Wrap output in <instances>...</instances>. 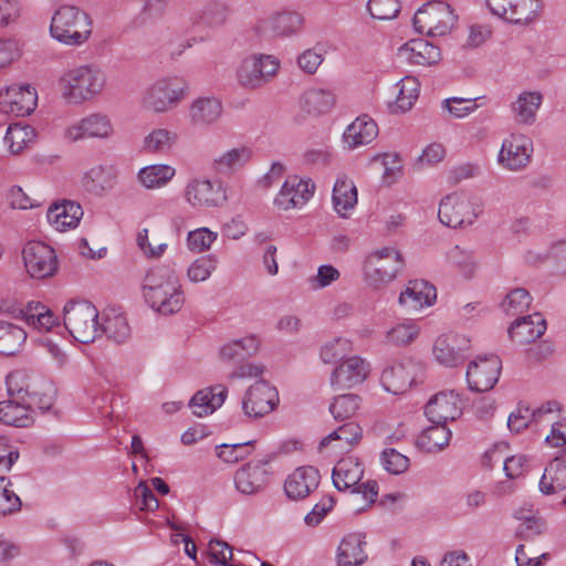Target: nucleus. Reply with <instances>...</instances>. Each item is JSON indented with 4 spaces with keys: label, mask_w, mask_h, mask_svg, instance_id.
Segmentation results:
<instances>
[{
    "label": "nucleus",
    "mask_w": 566,
    "mask_h": 566,
    "mask_svg": "<svg viewBox=\"0 0 566 566\" xmlns=\"http://www.w3.org/2000/svg\"><path fill=\"white\" fill-rule=\"evenodd\" d=\"M274 458L276 455H270L264 461L248 463L240 468L234 474L237 490L248 495L261 491L270 482L271 472L266 469V465Z\"/></svg>",
    "instance_id": "a878e982"
},
{
    "label": "nucleus",
    "mask_w": 566,
    "mask_h": 566,
    "mask_svg": "<svg viewBox=\"0 0 566 566\" xmlns=\"http://www.w3.org/2000/svg\"><path fill=\"white\" fill-rule=\"evenodd\" d=\"M228 396V388L218 384L199 390L189 401V407L197 417H206L220 408Z\"/></svg>",
    "instance_id": "e433bc0d"
},
{
    "label": "nucleus",
    "mask_w": 566,
    "mask_h": 566,
    "mask_svg": "<svg viewBox=\"0 0 566 566\" xmlns=\"http://www.w3.org/2000/svg\"><path fill=\"white\" fill-rule=\"evenodd\" d=\"M363 476V463L354 457L340 459L332 473L333 483L337 490L360 494L365 506H370L377 499L378 484L374 480L360 483Z\"/></svg>",
    "instance_id": "1a4fd4ad"
},
{
    "label": "nucleus",
    "mask_w": 566,
    "mask_h": 566,
    "mask_svg": "<svg viewBox=\"0 0 566 566\" xmlns=\"http://www.w3.org/2000/svg\"><path fill=\"white\" fill-rule=\"evenodd\" d=\"M27 339V333L19 326L0 321V354H17Z\"/></svg>",
    "instance_id": "8fccbe9b"
},
{
    "label": "nucleus",
    "mask_w": 566,
    "mask_h": 566,
    "mask_svg": "<svg viewBox=\"0 0 566 566\" xmlns=\"http://www.w3.org/2000/svg\"><path fill=\"white\" fill-rule=\"evenodd\" d=\"M544 96L537 90L521 91L510 104V112L517 125L532 126L537 119Z\"/></svg>",
    "instance_id": "cd10ccee"
},
{
    "label": "nucleus",
    "mask_w": 566,
    "mask_h": 566,
    "mask_svg": "<svg viewBox=\"0 0 566 566\" xmlns=\"http://www.w3.org/2000/svg\"><path fill=\"white\" fill-rule=\"evenodd\" d=\"M217 238V232L208 228H199L188 233L187 245L191 251L200 253L210 249Z\"/></svg>",
    "instance_id": "774afa93"
},
{
    "label": "nucleus",
    "mask_w": 566,
    "mask_h": 566,
    "mask_svg": "<svg viewBox=\"0 0 566 566\" xmlns=\"http://www.w3.org/2000/svg\"><path fill=\"white\" fill-rule=\"evenodd\" d=\"M116 181V172L113 166L97 165L88 169L83 177V187L86 191L102 196L109 191Z\"/></svg>",
    "instance_id": "a19ab883"
},
{
    "label": "nucleus",
    "mask_w": 566,
    "mask_h": 566,
    "mask_svg": "<svg viewBox=\"0 0 566 566\" xmlns=\"http://www.w3.org/2000/svg\"><path fill=\"white\" fill-rule=\"evenodd\" d=\"M420 92V83L413 76H405L392 86L395 99L390 109L395 114L407 113L416 104Z\"/></svg>",
    "instance_id": "58836bf2"
},
{
    "label": "nucleus",
    "mask_w": 566,
    "mask_h": 566,
    "mask_svg": "<svg viewBox=\"0 0 566 566\" xmlns=\"http://www.w3.org/2000/svg\"><path fill=\"white\" fill-rule=\"evenodd\" d=\"M319 474L313 467H301L285 480V495L293 500L304 499L318 485Z\"/></svg>",
    "instance_id": "f704fd0d"
},
{
    "label": "nucleus",
    "mask_w": 566,
    "mask_h": 566,
    "mask_svg": "<svg viewBox=\"0 0 566 566\" xmlns=\"http://www.w3.org/2000/svg\"><path fill=\"white\" fill-rule=\"evenodd\" d=\"M101 329L103 331V335H107L116 343L125 342L130 334L127 319L124 315L120 314L107 316L104 323L101 324Z\"/></svg>",
    "instance_id": "bf43d9fd"
},
{
    "label": "nucleus",
    "mask_w": 566,
    "mask_h": 566,
    "mask_svg": "<svg viewBox=\"0 0 566 566\" xmlns=\"http://www.w3.org/2000/svg\"><path fill=\"white\" fill-rule=\"evenodd\" d=\"M462 399L454 390L433 395L424 407V415L431 423L447 424L462 415Z\"/></svg>",
    "instance_id": "6ab92c4d"
},
{
    "label": "nucleus",
    "mask_w": 566,
    "mask_h": 566,
    "mask_svg": "<svg viewBox=\"0 0 566 566\" xmlns=\"http://www.w3.org/2000/svg\"><path fill=\"white\" fill-rule=\"evenodd\" d=\"M361 434V428L357 423L348 422L324 437L319 441L318 448L321 451L328 450L329 448L333 451H344L356 444L360 440Z\"/></svg>",
    "instance_id": "ea45409f"
},
{
    "label": "nucleus",
    "mask_w": 566,
    "mask_h": 566,
    "mask_svg": "<svg viewBox=\"0 0 566 566\" xmlns=\"http://www.w3.org/2000/svg\"><path fill=\"white\" fill-rule=\"evenodd\" d=\"M451 430L443 423H432L424 428L416 439V446L428 453H436L449 446Z\"/></svg>",
    "instance_id": "79ce46f5"
},
{
    "label": "nucleus",
    "mask_w": 566,
    "mask_h": 566,
    "mask_svg": "<svg viewBox=\"0 0 566 566\" xmlns=\"http://www.w3.org/2000/svg\"><path fill=\"white\" fill-rule=\"evenodd\" d=\"M421 334L422 325L419 319L398 318L382 332V344L390 348H407L415 344Z\"/></svg>",
    "instance_id": "4be33fe9"
},
{
    "label": "nucleus",
    "mask_w": 566,
    "mask_h": 566,
    "mask_svg": "<svg viewBox=\"0 0 566 566\" xmlns=\"http://www.w3.org/2000/svg\"><path fill=\"white\" fill-rule=\"evenodd\" d=\"M369 163H379L382 167L381 184L391 187L397 184L405 174L402 156L398 151H381L373 155Z\"/></svg>",
    "instance_id": "37998d69"
},
{
    "label": "nucleus",
    "mask_w": 566,
    "mask_h": 566,
    "mask_svg": "<svg viewBox=\"0 0 566 566\" xmlns=\"http://www.w3.org/2000/svg\"><path fill=\"white\" fill-rule=\"evenodd\" d=\"M325 60V51L322 45L316 44L313 48L304 50L296 59L297 66L308 75L317 72Z\"/></svg>",
    "instance_id": "680f3d73"
},
{
    "label": "nucleus",
    "mask_w": 566,
    "mask_h": 566,
    "mask_svg": "<svg viewBox=\"0 0 566 566\" xmlns=\"http://www.w3.org/2000/svg\"><path fill=\"white\" fill-rule=\"evenodd\" d=\"M178 140L176 132L168 128H155L143 140V147L151 154H169Z\"/></svg>",
    "instance_id": "09e8293b"
},
{
    "label": "nucleus",
    "mask_w": 566,
    "mask_h": 566,
    "mask_svg": "<svg viewBox=\"0 0 566 566\" xmlns=\"http://www.w3.org/2000/svg\"><path fill=\"white\" fill-rule=\"evenodd\" d=\"M367 10L371 18L377 20H391L400 11L399 0H368Z\"/></svg>",
    "instance_id": "69168bd1"
},
{
    "label": "nucleus",
    "mask_w": 566,
    "mask_h": 566,
    "mask_svg": "<svg viewBox=\"0 0 566 566\" xmlns=\"http://www.w3.org/2000/svg\"><path fill=\"white\" fill-rule=\"evenodd\" d=\"M50 33L62 44L80 46L92 35V21L80 8L61 6L52 17Z\"/></svg>",
    "instance_id": "423d86ee"
},
{
    "label": "nucleus",
    "mask_w": 566,
    "mask_h": 566,
    "mask_svg": "<svg viewBox=\"0 0 566 566\" xmlns=\"http://www.w3.org/2000/svg\"><path fill=\"white\" fill-rule=\"evenodd\" d=\"M470 348L471 339L467 334L450 331L433 339L431 355L439 366L455 368L463 364Z\"/></svg>",
    "instance_id": "f8f14e48"
},
{
    "label": "nucleus",
    "mask_w": 566,
    "mask_h": 566,
    "mask_svg": "<svg viewBox=\"0 0 566 566\" xmlns=\"http://www.w3.org/2000/svg\"><path fill=\"white\" fill-rule=\"evenodd\" d=\"M300 109L308 116H324L333 111L336 97L332 90L323 86H308L298 97Z\"/></svg>",
    "instance_id": "c85d7f7f"
},
{
    "label": "nucleus",
    "mask_w": 566,
    "mask_h": 566,
    "mask_svg": "<svg viewBox=\"0 0 566 566\" xmlns=\"http://www.w3.org/2000/svg\"><path fill=\"white\" fill-rule=\"evenodd\" d=\"M358 205V189L355 181L345 172L336 176L332 190V207L342 219L353 216Z\"/></svg>",
    "instance_id": "b1692460"
},
{
    "label": "nucleus",
    "mask_w": 566,
    "mask_h": 566,
    "mask_svg": "<svg viewBox=\"0 0 566 566\" xmlns=\"http://www.w3.org/2000/svg\"><path fill=\"white\" fill-rule=\"evenodd\" d=\"M437 301L436 287L423 280L409 281L398 296V304L407 312H420Z\"/></svg>",
    "instance_id": "5701e85b"
},
{
    "label": "nucleus",
    "mask_w": 566,
    "mask_h": 566,
    "mask_svg": "<svg viewBox=\"0 0 566 566\" xmlns=\"http://www.w3.org/2000/svg\"><path fill=\"white\" fill-rule=\"evenodd\" d=\"M217 263L218 260L214 255L201 256L189 265L187 276L191 282H203L216 270Z\"/></svg>",
    "instance_id": "0e129e2a"
},
{
    "label": "nucleus",
    "mask_w": 566,
    "mask_h": 566,
    "mask_svg": "<svg viewBox=\"0 0 566 566\" xmlns=\"http://www.w3.org/2000/svg\"><path fill=\"white\" fill-rule=\"evenodd\" d=\"M446 265L464 280H472L479 269L478 256L473 249L455 244L443 255Z\"/></svg>",
    "instance_id": "7c9ffc66"
},
{
    "label": "nucleus",
    "mask_w": 566,
    "mask_h": 566,
    "mask_svg": "<svg viewBox=\"0 0 566 566\" xmlns=\"http://www.w3.org/2000/svg\"><path fill=\"white\" fill-rule=\"evenodd\" d=\"M21 505L20 497L11 490V481L0 476V517L19 512Z\"/></svg>",
    "instance_id": "052dcab7"
},
{
    "label": "nucleus",
    "mask_w": 566,
    "mask_h": 566,
    "mask_svg": "<svg viewBox=\"0 0 566 566\" xmlns=\"http://www.w3.org/2000/svg\"><path fill=\"white\" fill-rule=\"evenodd\" d=\"M532 303L530 293L522 287L510 291L501 303L507 315H517L526 311Z\"/></svg>",
    "instance_id": "13d9d810"
},
{
    "label": "nucleus",
    "mask_w": 566,
    "mask_h": 566,
    "mask_svg": "<svg viewBox=\"0 0 566 566\" xmlns=\"http://www.w3.org/2000/svg\"><path fill=\"white\" fill-rule=\"evenodd\" d=\"M533 153L532 138L526 134L514 132L503 138L496 163L506 171L520 172L531 164Z\"/></svg>",
    "instance_id": "9b49d317"
},
{
    "label": "nucleus",
    "mask_w": 566,
    "mask_h": 566,
    "mask_svg": "<svg viewBox=\"0 0 566 566\" xmlns=\"http://www.w3.org/2000/svg\"><path fill=\"white\" fill-rule=\"evenodd\" d=\"M360 408V398L354 394H344L333 399L329 411L335 420H346L354 417Z\"/></svg>",
    "instance_id": "864d4df0"
},
{
    "label": "nucleus",
    "mask_w": 566,
    "mask_h": 566,
    "mask_svg": "<svg viewBox=\"0 0 566 566\" xmlns=\"http://www.w3.org/2000/svg\"><path fill=\"white\" fill-rule=\"evenodd\" d=\"M367 541L363 532L342 536L335 551L336 566H363L368 560Z\"/></svg>",
    "instance_id": "393cba45"
},
{
    "label": "nucleus",
    "mask_w": 566,
    "mask_h": 566,
    "mask_svg": "<svg viewBox=\"0 0 566 566\" xmlns=\"http://www.w3.org/2000/svg\"><path fill=\"white\" fill-rule=\"evenodd\" d=\"M189 85L178 76H163L144 88L139 107L145 113L160 115L175 109L188 95Z\"/></svg>",
    "instance_id": "7ed1b4c3"
},
{
    "label": "nucleus",
    "mask_w": 566,
    "mask_h": 566,
    "mask_svg": "<svg viewBox=\"0 0 566 566\" xmlns=\"http://www.w3.org/2000/svg\"><path fill=\"white\" fill-rule=\"evenodd\" d=\"M353 350V343L347 337H334L324 343L319 356L325 364H334Z\"/></svg>",
    "instance_id": "4d7b16f0"
},
{
    "label": "nucleus",
    "mask_w": 566,
    "mask_h": 566,
    "mask_svg": "<svg viewBox=\"0 0 566 566\" xmlns=\"http://www.w3.org/2000/svg\"><path fill=\"white\" fill-rule=\"evenodd\" d=\"M64 326L72 337L82 343L90 344L103 335L98 322V311L88 301L70 300L63 307Z\"/></svg>",
    "instance_id": "0eeeda50"
},
{
    "label": "nucleus",
    "mask_w": 566,
    "mask_h": 566,
    "mask_svg": "<svg viewBox=\"0 0 566 566\" xmlns=\"http://www.w3.org/2000/svg\"><path fill=\"white\" fill-rule=\"evenodd\" d=\"M370 373V364L354 355L343 359L332 371L331 385L336 389H349L363 384Z\"/></svg>",
    "instance_id": "412c9836"
},
{
    "label": "nucleus",
    "mask_w": 566,
    "mask_h": 566,
    "mask_svg": "<svg viewBox=\"0 0 566 566\" xmlns=\"http://www.w3.org/2000/svg\"><path fill=\"white\" fill-rule=\"evenodd\" d=\"M484 96H478L473 98H464V97H447L441 101L440 108L443 117L462 119L473 114L483 103H478L484 101Z\"/></svg>",
    "instance_id": "49530a36"
},
{
    "label": "nucleus",
    "mask_w": 566,
    "mask_h": 566,
    "mask_svg": "<svg viewBox=\"0 0 566 566\" xmlns=\"http://www.w3.org/2000/svg\"><path fill=\"white\" fill-rule=\"evenodd\" d=\"M258 340L253 336H247L234 339L220 348V357L222 360L231 361L244 355H252L258 349Z\"/></svg>",
    "instance_id": "3c124183"
},
{
    "label": "nucleus",
    "mask_w": 566,
    "mask_h": 566,
    "mask_svg": "<svg viewBox=\"0 0 566 566\" xmlns=\"http://www.w3.org/2000/svg\"><path fill=\"white\" fill-rule=\"evenodd\" d=\"M458 15L450 4L429 2L413 15L415 30L431 38L447 36L453 30Z\"/></svg>",
    "instance_id": "9d476101"
},
{
    "label": "nucleus",
    "mask_w": 566,
    "mask_h": 566,
    "mask_svg": "<svg viewBox=\"0 0 566 566\" xmlns=\"http://www.w3.org/2000/svg\"><path fill=\"white\" fill-rule=\"evenodd\" d=\"M146 303L161 315H172L181 310L185 295L176 272L166 266L150 270L143 283Z\"/></svg>",
    "instance_id": "f03ea898"
},
{
    "label": "nucleus",
    "mask_w": 566,
    "mask_h": 566,
    "mask_svg": "<svg viewBox=\"0 0 566 566\" xmlns=\"http://www.w3.org/2000/svg\"><path fill=\"white\" fill-rule=\"evenodd\" d=\"M241 403L248 418H262L279 406V390L265 380H256L244 391Z\"/></svg>",
    "instance_id": "2eb2a0df"
},
{
    "label": "nucleus",
    "mask_w": 566,
    "mask_h": 566,
    "mask_svg": "<svg viewBox=\"0 0 566 566\" xmlns=\"http://www.w3.org/2000/svg\"><path fill=\"white\" fill-rule=\"evenodd\" d=\"M222 114V104L216 97L200 96L189 105L188 116L191 125L207 127L216 123Z\"/></svg>",
    "instance_id": "c9c22d12"
},
{
    "label": "nucleus",
    "mask_w": 566,
    "mask_h": 566,
    "mask_svg": "<svg viewBox=\"0 0 566 566\" xmlns=\"http://www.w3.org/2000/svg\"><path fill=\"white\" fill-rule=\"evenodd\" d=\"M36 102V91L29 84H13L0 88V107L4 113L15 116L29 115L34 111Z\"/></svg>",
    "instance_id": "aec40b11"
},
{
    "label": "nucleus",
    "mask_w": 566,
    "mask_h": 566,
    "mask_svg": "<svg viewBox=\"0 0 566 566\" xmlns=\"http://www.w3.org/2000/svg\"><path fill=\"white\" fill-rule=\"evenodd\" d=\"M176 175L172 166L158 164L144 167L138 172V181L147 189L166 186Z\"/></svg>",
    "instance_id": "de8ad7c7"
},
{
    "label": "nucleus",
    "mask_w": 566,
    "mask_h": 566,
    "mask_svg": "<svg viewBox=\"0 0 566 566\" xmlns=\"http://www.w3.org/2000/svg\"><path fill=\"white\" fill-rule=\"evenodd\" d=\"M316 186L305 176L291 175L285 179V210L303 209L314 197Z\"/></svg>",
    "instance_id": "473e14b6"
},
{
    "label": "nucleus",
    "mask_w": 566,
    "mask_h": 566,
    "mask_svg": "<svg viewBox=\"0 0 566 566\" xmlns=\"http://www.w3.org/2000/svg\"><path fill=\"white\" fill-rule=\"evenodd\" d=\"M502 361L496 355H479L467 366L465 379L471 391L491 390L499 381Z\"/></svg>",
    "instance_id": "dca6fc26"
},
{
    "label": "nucleus",
    "mask_w": 566,
    "mask_h": 566,
    "mask_svg": "<svg viewBox=\"0 0 566 566\" xmlns=\"http://www.w3.org/2000/svg\"><path fill=\"white\" fill-rule=\"evenodd\" d=\"M485 6L491 14L520 25L535 21L542 10L541 0H485Z\"/></svg>",
    "instance_id": "4468645a"
},
{
    "label": "nucleus",
    "mask_w": 566,
    "mask_h": 566,
    "mask_svg": "<svg viewBox=\"0 0 566 566\" xmlns=\"http://www.w3.org/2000/svg\"><path fill=\"white\" fill-rule=\"evenodd\" d=\"M538 490L549 496L566 490V448L544 468Z\"/></svg>",
    "instance_id": "2f4dec72"
},
{
    "label": "nucleus",
    "mask_w": 566,
    "mask_h": 566,
    "mask_svg": "<svg viewBox=\"0 0 566 566\" xmlns=\"http://www.w3.org/2000/svg\"><path fill=\"white\" fill-rule=\"evenodd\" d=\"M377 136V123L369 115H360L356 117L344 130V148L347 150H354L370 144Z\"/></svg>",
    "instance_id": "c756f323"
},
{
    "label": "nucleus",
    "mask_w": 566,
    "mask_h": 566,
    "mask_svg": "<svg viewBox=\"0 0 566 566\" xmlns=\"http://www.w3.org/2000/svg\"><path fill=\"white\" fill-rule=\"evenodd\" d=\"M0 422L13 427H28L32 419L29 415L27 400H14V398L0 402Z\"/></svg>",
    "instance_id": "a18cd8bd"
},
{
    "label": "nucleus",
    "mask_w": 566,
    "mask_h": 566,
    "mask_svg": "<svg viewBox=\"0 0 566 566\" xmlns=\"http://www.w3.org/2000/svg\"><path fill=\"white\" fill-rule=\"evenodd\" d=\"M515 517L520 521L515 533L522 539H533L546 531V522L542 517L522 512H516Z\"/></svg>",
    "instance_id": "6e6d98bb"
},
{
    "label": "nucleus",
    "mask_w": 566,
    "mask_h": 566,
    "mask_svg": "<svg viewBox=\"0 0 566 566\" xmlns=\"http://www.w3.org/2000/svg\"><path fill=\"white\" fill-rule=\"evenodd\" d=\"M405 259L394 245L380 247L371 250L363 261V275L365 282L379 289L394 282L402 272Z\"/></svg>",
    "instance_id": "39448f33"
},
{
    "label": "nucleus",
    "mask_w": 566,
    "mask_h": 566,
    "mask_svg": "<svg viewBox=\"0 0 566 566\" xmlns=\"http://www.w3.org/2000/svg\"><path fill=\"white\" fill-rule=\"evenodd\" d=\"M251 443L221 444L216 448L217 457L226 463H237L251 453Z\"/></svg>",
    "instance_id": "338daca9"
},
{
    "label": "nucleus",
    "mask_w": 566,
    "mask_h": 566,
    "mask_svg": "<svg viewBox=\"0 0 566 566\" xmlns=\"http://www.w3.org/2000/svg\"><path fill=\"white\" fill-rule=\"evenodd\" d=\"M546 328L543 315L534 313L515 319L509 328V336L516 344H527L539 338Z\"/></svg>",
    "instance_id": "72a5a7b5"
},
{
    "label": "nucleus",
    "mask_w": 566,
    "mask_h": 566,
    "mask_svg": "<svg viewBox=\"0 0 566 566\" xmlns=\"http://www.w3.org/2000/svg\"><path fill=\"white\" fill-rule=\"evenodd\" d=\"M397 56L411 65L431 66L441 61V50L424 39H412L398 48Z\"/></svg>",
    "instance_id": "bb28decb"
},
{
    "label": "nucleus",
    "mask_w": 566,
    "mask_h": 566,
    "mask_svg": "<svg viewBox=\"0 0 566 566\" xmlns=\"http://www.w3.org/2000/svg\"><path fill=\"white\" fill-rule=\"evenodd\" d=\"M252 154V149L248 146L232 148L213 158L212 169L218 174H231L247 165Z\"/></svg>",
    "instance_id": "c03bdc74"
},
{
    "label": "nucleus",
    "mask_w": 566,
    "mask_h": 566,
    "mask_svg": "<svg viewBox=\"0 0 566 566\" xmlns=\"http://www.w3.org/2000/svg\"><path fill=\"white\" fill-rule=\"evenodd\" d=\"M185 201L197 210L222 206L227 200L222 185L206 178H192L184 190Z\"/></svg>",
    "instance_id": "f3484780"
},
{
    "label": "nucleus",
    "mask_w": 566,
    "mask_h": 566,
    "mask_svg": "<svg viewBox=\"0 0 566 566\" xmlns=\"http://www.w3.org/2000/svg\"><path fill=\"white\" fill-rule=\"evenodd\" d=\"M24 266L28 273L35 279H44L56 270V255L54 250L40 241H30L22 251Z\"/></svg>",
    "instance_id": "a211bd4d"
},
{
    "label": "nucleus",
    "mask_w": 566,
    "mask_h": 566,
    "mask_svg": "<svg viewBox=\"0 0 566 566\" xmlns=\"http://www.w3.org/2000/svg\"><path fill=\"white\" fill-rule=\"evenodd\" d=\"M281 69L279 57L252 53L243 57L235 69V81L245 91H256L268 85Z\"/></svg>",
    "instance_id": "6e6552de"
},
{
    "label": "nucleus",
    "mask_w": 566,
    "mask_h": 566,
    "mask_svg": "<svg viewBox=\"0 0 566 566\" xmlns=\"http://www.w3.org/2000/svg\"><path fill=\"white\" fill-rule=\"evenodd\" d=\"M34 137V130L28 125L13 124L7 129L4 143L12 154H19Z\"/></svg>",
    "instance_id": "603ef678"
},
{
    "label": "nucleus",
    "mask_w": 566,
    "mask_h": 566,
    "mask_svg": "<svg viewBox=\"0 0 566 566\" xmlns=\"http://www.w3.org/2000/svg\"><path fill=\"white\" fill-rule=\"evenodd\" d=\"M563 411V406L557 400H548L541 403L537 407H531V413L534 426H542L546 423H553L557 418H559Z\"/></svg>",
    "instance_id": "e2e57ef3"
},
{
    "label": "nucleus",
    "mask_w": 566,
    "mask_h": 566,
    "mask_svg": "<svg viewBox=\"0 0 566 566\" xmlns=\"http://www.w3.org/2000/svg\"><path fill=\"white\" fill-rule=\"evenodd\" d=\"M483 213L480 198L464 191H452L440 199L439 221L451 229L471 228Z\"/></svg>",
    "instance_id": "20e7f679"
},
{
    "label": "nucleus",
    "mask_w": 566,
    "mask_h": 566,
    "mask_svg": "<svg viewBox=\"0 0 566 566\" xmlns=\"http://www.w3.org/2000/svg\"><path fill=\"white\" fill-rule=\"evenodd\" d=\"M106 86V73L94 63L65 69L57 78L60 96L67 105L78 106L95 101Z\"/></svg>",
    "instance_id": "f257e3e1"
},
{
    "label": "nucleus",
    "mask_w": 566,
    "mask_h": 566,
    "mask_svg": "<svg viewBox=\"0 0 566 566\" xmlns=\"http://www.w3.org/2000/svg\"><path fill=\"white\" fill-rule=\"evenodd\" d=\"M421 370L419 361L411 357H403L392 361L382 370L380 384L387 392L401 395L417 382Z\"/></svg>",
    "instance_id": "ddd939ff"
},
{
    "label": "nucleus",
    "mask_w": 566,
    "mask_h": 566,
    "mask_svg": "<svg viewBox=\"0 0 566 566\" xmlns=\"http://www.w3.org/2000/svg\"><path fill=\"white\" fill-rule=\"evenodd\" d=\"M83 217L81 206L74 201L53 203L46 213L48 221L57 230L66 231L75 228Z\"/></svg>",
    "instance_id": "4c0bfd02"
},
{
    "label": "nucleus",
    "mask_w": 566,
    "mask_h": 566,
    "mask_svg": "<svg viewBox=\"0 0 566 566\" xmlns=\"http://www.w3.org/2000/svg\"><path fill=\"white\" fill-rule=\"evenodd\" d=\"M87 132L91 139H107L113 133V124L108 115L94 112L84 116Z\"/></svg>",
    "instance_id": "5fc2aeb1"
}]
</instances>
